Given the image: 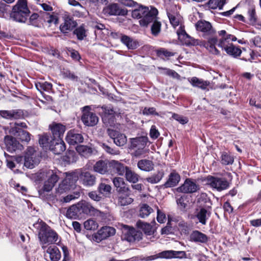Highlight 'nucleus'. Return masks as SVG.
Masks as SVG:
<instances>
[{"label":"nucleus","mask_w":261,"mask_h":261,"mask_svg":"<svg viewBox=\"0 0 261 261\" xmlns=\"http://www.w3.org/2000/svg\"><path fill=\"white\" fill-rule=\"evenodd\" d=\"M196 28L197 31L202 32L203 35H213L216 33L211 23L205 20L198 21L196 23Z\"/></svg>","instance_id":"393cba45"},{"label":"nucleus","mask_w":261,"mask_h":261,"mask_svg":"<svg viewBox=\"0 0 261 261\" xmlns=\"http://www.w3.org/2000/svg\"><path fill=\"white\" fill-rule=\"evenodd\" d=\"M167 13L171 25L175 28L179 25L182 20V17L177 10L175 6H173L167 10Z\"/></svg>","instance_id":"aec40b11"},{"label":"nucleus","mask_w":261,"mask_h":261,"mask_svg":"<svg viewBox=\"0 0 261 261\" xmlns=\"http://www.w3.org/2000/svg\"><path fill=\"white\" fill-rule=\"evenodd\" d=\"M33 226L38 231V238L43 245L56 243L58 240L57 233L42 220L38 219Z\"/></svg>","instance_id":"f257e3e1"},{"label":"nucleus","mask_w":261,"mask_h":261,"mask_svg":"<svg viewBox=\"0 0 261 261\" xmlns=\"http://www.w3.org/2000/svg\"><path fill=\"white\" fill-rule=\"evenodd\" d=\"M218 34L219 36L222 37L220 43L218 44V47L223 48V49H239L238 47H236L232 43H228V45L224 44L225 38L228 35L225 30L219 31Z\"/></svg>","instance_id":"ea45409f"},{"label":"nucleus","mask_w":261,"mask_h":261,"mask_svg":"<svg viewBox=\"0 0 261 261\" xmlns=\"http://www.w3.org/2000/svg\"><path fill=\"white\" fill-rule=\"evenodd\" d=\"M18 138L21 141H24L26 142H28L30 141V134L29 132L22 130V129L18 134Z\"/></svg>","instance_id":"4d7b16f0"},{"label":"nucleus","mask_w":261,"mask_h":261,"mask_svg":"<svg viewBox=\"0 0 261 261\" xmlns=\"http://www.w3.org/2000/svg\"><path fill=\"white\" fill-rule=\"evenodd\" d=\"M142 113L145 115H158V113L156 112L155 109L153 107L147 108L145 107L142 111Z\"/></svg>","instance_id":"0e129e2a"},{"label":"nucleus","mask_w":261,"mask_h":261,"mask_svg":"<svg viewBox=\"0 0 261 261\" xmlns=\"http://www.w3.org/2000/svg\"><path fill=\"white\" fill-rule=\"evenodd\" d=\"M136 226L147 235H151L154 233V229L149 223L139 220L136 223Z\"/></svg>","instance_id":"4c0bfd02"},{"label":"nucleus","mask_w":261,"mask_h":261,"mask_svg":"<svg viewBox=\"0 0 261 261\" xmlns=\"http://www.w3.org/2000/svg\"><path fill=\"white\" fill-rule=\"evenodd\" d=\"M199 189L198 185L191 178H187L184 183L177 189L179 192L184 193H193Z\"/></svg>","instance_id":"a211bd4d"},{"label":"nucleus","mask_w":261,"mask_h":261,"mask_svg":"<svg viewBox=\"0 0 261 261\" xmlns=\"http://www.w3.org/2000/svg\"><path fill=\"white\" fill-rule=\"evenodd\" d=\"M211 215V211L205 207H199L196 209L194 216L198 222L202 225H205Z\"/></svg>","instance_id":"b1692460"},{"label":"nucleus","mask_w":261,"mask_h":261,"mask_svg":"<svg viewBox=\"0 0 261 261\" xmlns=\"http://www.w3.org/2000/svg\"><path fill=\"white\" fill-rule=\"evenodd\" d=\"M30 13L27 0H18L13 7L10 17L16 21L24 22Z\"/></svg>","instance_id":"7ed1b4c3"},{"label":"nucleus","mask_w":261,"mask_h":261,"mask_svg":"<svg viewBox=\"0 0 261 261\" xmlns=\"http://www.w3.org/2000/svg\"><path fill=\"white\" fill-rule=\"evenodd\" d=\"M46 176L48 178L44 182L42 191H39V196L42 198L44 197V193L45 192H49L52 190L59 179V177L53 170H48L46 173Z\"/></svg>","instance_id":"1a4fd4ad"},{"label":"nucleus","mask_w":261,"mask_h":261,"mask_svg":"<svg viewBox=\"0 0 261 261\" xmlns=\"http://www.w3.org/2000/svg\"><path fill=\"white\" fill-rule=\"evenodd\" d=\"M149 135L151 138L153 139H157L160 136V133L158 130L156 129V126L155 125H152L151 127Z\"/></svg>","instance_id":"69168bd1"},{"label":"nucleus","mask_w":261,"mask_h":261,"mask_svg":"<svg viewBox=\"0 0 261 261\" xmlns=\"http://www.w3.org/2000/svg\"><path fill=\"white\" fill-rule=\"evenodd\" d=\"M133 202V199L129 197L128 195H120L118 197V204L121 206H125L132 203Z\"/></svg>","instance_id":"3c124183"},{"label":"nucleus","mask_w":261,"mask_h":261,"mask_svg":"<svg viewBox=\"0 0 261 261\" xmlns=\"http://www.w3.org/2000/svg\"><path fill=\"white\" fill-rule=\"evenodd\" d=\"M79 181L86 187H92L96 183V177L94 175L86 170H79Z\"/></svg>","instance_id":"4468645a"},{"label":"nucleus","mask_w":261,"mask_h":261,"mask_svg":"<svg viewBox=\"0 0 261 261\" xmlns=\"http://www.w3.org/2000/svg\"><path fill=\"white\" fill-rule=\"evenodd\" d=\"M121 41L128 49H135L139 46L137 41L126 35H121Z\"/></svg>","instance_id":"e433bc0d"},{"label":"nucleus","mask_w":261,"mask_h":261,"mask_svg":"<svg viewBox=\"0 0 261 261\" xmlns=\"http://www.w3.org/2000/svg\"><path fill=\"white\" fill-rule=\"evenodd\" d=\"M186 257V253L184 251H174L172 250H165L158 254L147 256L145 261H151L158 258H183Z\"/></svg>","instance_id":"39448f33"},{"label":"nucleus","mask_w":261,"mask_h":261,"mask_svg":"<svg viewBox=\"0 0 261 261\" xmlns=\"http://www.w3.org/2000/svg\"><path fill=\"white\" fill-rule=\"evenodd\" d=\"M40 162V156L38 152L32 147H29L24 155V166L28 168L33 169Z\"/></svg>","instance_id":"423d86ee"},{"label":"nucleus","mask_w":261,"mask_h":261,"mask_svg":"<svg viewBox=\"0 0 261 261\" xmlns=\"http://www.w3.org/2000/svg\"><path fill=\"white\" fill-rule=\"evenodd\" d=\"M209 4L213 5L214 8L218 7L219 9H222L225 4V0H210Z\"/></svg>","instance_id":"e2e57ef3"},{"label":"nucleus","mask_w":261,"mask_h":261,"mask_svg":"<svg viewBox=\"0 0 261 261\" xmlns=\"http://www.w3.org/2000/svg\"><path fill=\"white\" fill-rule=\"evenodd\" d=\"M110 172H114L119 175L123 176L128 167L125 166L122 163L115 160H111L109 162Z\"/></svg>","instance_id":"a878e982"},{"label":"nucleus","mask_w":261,"mask_h":261,"mask_svg":"<svg viewBox=\"0 0 261 261\" xmlns=\"http://www.w3.org/2000/svg\"><path fill=\"white\" fill-rule=\"evenodd\" d=\"M81 193L79 191H75L72 194H69L63 198V201L66 203L69 202L71 200L77 199L80 197Z\"/></svg>","instance_id":"6e6d98bb"},{"label":"nucleus","mask_w":261,"mask_h":261,"mask_svg":"<svg viewBox=\"0 0 261 261\" xmlns=\"http://www.w3.org/2000/svg\"><path fill=\"white\" fill-rule=\"evenodd\" d=\"M49 128L51 132L53 139H62L66 127L65 125L61 123L53 122L49 124Z\"/></svg>","instance_id":"6ab92c4d"},{"label":"nucleus","mask_w":261,"mask_h":261,"mask_svg":"<svg viewBox=\"0 0 261 261\" xmlns=\"http://www.w3.org/2000/svg\"><path fill=\"white\" fill-rule=\"evenodd\" d=\"M76 22L69 17L64 19V21L60 27V30L63 33H67L72 31L76 25Z\"/></svg>","instance_id":"7c9ffc66"},{"label":"nucleus","mask_w":261,"mask_h":261,"mask_svg":"<svg viewBox=\"0 0 261 261\" xmlns=\"http://www.w3.org/2000/svg\"><path fill=\"white\" fill-rule=\"evenodd\" d=\"M99 114L102 121L107 126H112L116 121L115 112L110 106H103L100 108Z\"/></svg>","instance_id":"0eeeda50"},{"label":"nucleus","mask_w":261,"mask_h":261,"mask_svg":"<svg viewBox=\"0 0 261 261\" xmlns=\"http://www.w3.org/2000/svg\"><path fill=\"white\" fill-rule=\"evenodd\" d=\"M63 75L64 77L69 79L72 81H77L78 77L76 76L74 73L68 70H65L63 71Z\"/></svg>","instance_id":"680f3d73"},{"label":"nucleus","mask_w":261,"mask_h":261,"mask_svg":"<svg viewBox=\"0 0 261 261\" xmlns=\"http://www.w3.org/2000/svg\"><path fill=\"white\" fill-rule=\"evenodd\" d=\"M89 197L92 200L96 201H99L101 200V196L97 194L96 191H92L88 193Z\"/></svg>","instance_id":"774afa93"},{"label":"nucleus","mask_w":261,"mask_h":261,"mask_svg":"<svg viewBox=\"0 0 261 261\" xmlns=\"http://www.w3.org/2000/svg\"><path fill=\"white\" fill-rule=\"evenodd\" d=\"M107 133L108 135L113 139L114 142L117 146H122L126 143V137L124 134L110 128H108Z\"/></svg>","instance_id":"5701e85b"},{"label":"nucleus","mask_w":261,"mask_h":261,"mask_svg":"<svg viewBox=\"0 0 261 261\" xmlns=\"http://www.w3.org/2000/svg\"><path fill=\"white\" fill-rule=\"evenodd\" d=\"M188 41L186 43L188 45H191L193 46L199 45L200 47L208 48L210 47L211 49H216V45L218 42V39L216 37H210L208 38L207 42H202L198 39H195L192 37L188 38Z\"/></svg>","instance_id":"ddd939ff"},{"label":"nucleus","mask_w":261,"mask_h":261,"mask_svg":"<svg viewBox=\"0 0 261 261\" xmlns=\"http://www.w3.org/2000/svg\"><path fill=\"white\" fill-rule=\"evenodd\" d=\"M37 89L40 92L43 91L50 92L53 87L51 83L47 82H37L35 83Z\"/></svg>","instance_id":"49530a36"},{"label":"nucleus","mask_w":261,"mask_h":261,"mask_svg":"<svg viewBox=\"0 0 261 261\" xmlns=\"http://www.w3.org/2000/svg\"><path fill=\"white\" fill-rule=\"evenodd\" d=\"M64 174L66 175V176L63 181L70 185V186L72 188L76 181L79 180V171L76 170L71 172H65Z\"/></svg>","instance_id":"f704fd0d"},{"label":"nucleus","mask_w":261,"mask_h":261,"mask_svg":"<svg viewBox=\"0 0 261 261\" xmlns=\"http://www.w3.org/2000/svg\"><path fill=\"white\" fill-rule=\"evenodd\" d=\"M71 188L72 187L70 186V185L67 184L64 181H62L56 189V193L59 194H62L69 191Z\"/></svg>","instance_id":"864d4df0"},{"label":"nucleus","mask_w":261,"mask_h":261,"mask_svg":"<svg viewBox=\"0 0 261 261\" xmlns=\"http://www.w3.org/2000/svg\"><path fill=\"white\" fill-rule=\"evenodd\" d=\"M137 166L141 170L149 172L153 169L154 164L150 160L142 159L138 161Z\"/></svg>","instance_id":"c9c22d12"},{"label":"nucleus","mask_w":261,"mask_h":261,"mask_svg":"<svg viewBox=\"0 0 261 261\" xmlns=\"http://www.w3.org/2000/svg\"><path fill=\"white\" fill-rule=\"evenodd\" d=\"M153 212V209L148 204H142L140 207L139 216L144 218L148 217Z\"/></svg>","instance_id":"de8ad7c7"},{"label":"nucleus","mask_w":261,"mask_h":261,"mask_svg":"<svg viewBox=\"0 0 261 261\" xmlns=\"http://www.w3.org/2000/svg\"><path fill=\"white\" fill-rule=\"evenodd\" d=\"M121 228L125 239L127 241L132 242L141 239L142 233L137 231L134 227L123 224Z\"/></svg>","instance_id":"f8f14e48"},{"label":"nucleus","mask_w":261,"mask_h":261,"mask_svg":"<svg viewBox=\"0 0 261 261\" xmlns=\"http://www.w3.org/2000/svg\"><path fill=\"white\" fill-rule=\"evenodd\" d=\"M76 151L83 156L88 158L92 153V149L86 145H79L76 147Z\"/></svg>","instance_id":"a18cd8bd"},{"label":"nucleus","mask_w":261,"mask_h":261,"mask_svg":"<svg viewBox=\"0 0 261 261\" xmlns=\"http://www.w3.org/2000/svg\"><path fill=\"white\" fill-rule=\"evenodd\" d=\"M98 190L100 193L107 195L110 193L111 187L109 185L101 183L99 185Z\"/></svg>","instance_id":"13d9d810"},{"label":"nucleus","mask_w":261,"mask_h":261,"mask_svg":"<svg viewBox=\"0 0 261 261\" xmlns=\"http://www.w3.org/2000/svg\"><path fill=\"white\" fill-rule=\"evenodd\" d=\"M65 140L70 145H74L82 143L84 141L83 135L74 129L69 130L66 136Z\"/></svg>","instance_id":"412c9836"},{"label":"nucleus","mask_w":261,"mask_h":261,"mask_svg":"<svg viewBox=\"0 0 261 261\" xmlns=\"http://www.w3.org/2000/svg\"><path fill=\"white\" fill-rule=\"evenodd\" d=\"M4 142L6 150L11 153L18 149H21L22 147L15 138L11 136H6L4 138Z\"/></svg>","instance_id":"4be33fe9"},{"label":"nucleus","mask_w":261,"mask_h":261,"mask_svg":"<svg viewBox=\"0 0 261 261\" xmlns=\"http://www.w3.org/2000/svg\"><path fill=\"white\" fill-rule=\"evenodd\" d=\"M39 143L42 147H48L49 148V145L50 144L49 136L46 134L40 136Z\"/></svg>","instance_id":"603ef678"},{"label":"nucleus","mask_w":261,"mask_h":261,"mask_svg":"<svg viewBox=\"0 0 261 261\" xmlns=\"http://www.w3.org/2000/svg\"><path fill=\"white\" fill-rule=\"evenodd\" d=\"M26 126V125L24 123H14L12 125H11L10 127H7V128L5 129L6 131L8 133L16 135L17 134H19L20 131L21 130V127H24Z\"/></svg>","instance_id":"79ce46f5"},{"label":"nucleus","mask_w":261,"mask_h":261,"mask_svg":"<svg viewBox=\"0 0 261 261\" xmlns=\"http://www.w3.org/2000/svg\"><path fill=\"white\" fill-rule=\"evenodd\" d=\"M115 233L116 229L110 226H104L92 235V240L99 243L110 236H114Z\"/></svg>","instance_id":"9b49d317"},{"label":"nucleus","mask_w":261,"mask_h":261,"mask_svg":"<svg viewBox=\"0 0 261 261\" xmlns=\"http://www.w3.org/2000/svg\"><path fill=\"white\" fill-rule=\"evenodd\" d=\"M102 147L107 152L111 154L117 155L119 153V151L118 150L112 148L111 147H109L108 145L105 143L102 144Z\"/></svg>","instance_id":"338daca9"},{"label":"nucleus","mask_w":261,"mask_h":261,"mask_svg":"<svg viewBox=\"0 0 261 261\" xmlns=\"http://www.w3.org/2000/svg\"><path fill=\"white\" fill-rule=\"evenodd\" d=\"M233 157L226 152H223L221 155V162L223 165H229L233 164Z\"/></svg>","instance_id":"8fccbe9b"},{"label":"nucleus","mask_w":261,"mask_h":261,"mask_svg":"<svg viewBox=\"0 0 261 261\" xmlns=\"http://www.w3.org/2000/svg\"><path fill=\"white\" fill-rule=\"evenodd\" d=\"M164 172L163 170L159 171L157 173L146 178L147 182L154 184L159 182L164 177Z\"/></svg>","instance_id":"09e8293b"},{"label":"nucleus","mask_w":261,"mask_h":261,"mask_svg":"<svg viewBox=\"0 0 261 261\" xmlns=\"http://www.w3.org/2000/svg\"><path fill=\"white\" fill-rule=\"evenodd\" d=\"M158 13V11L155 8L150 7L149 9L141 6L132 11V16L133 18L140 19L139 23L141 26L147 27L150 21L154 20Z\"/></svg>","instance_id":"f03ea898"},{"label":"nucleus","mask_w":261,"mask_h":261,"mask_svg":"<svg viewBox=\"0 0 261 261\" xmlns=\"http://www.w3.org/2000/svg\"><path fill=\"white\" fill-rule=\"evenodd\" d=\"M49 149L54 154H60L66 150V145L62 139H52Z\"/></svg>","instance_id":"bb28decb"},{"label":"nucleus","mask_w":261,"mask_h":261,"mask_svg":"<svg viewBox=\"0 0 261 261\" xmlns=\"http://www.w3.org/2000/svg\"><path fill=\"white\" fill-rule=\"evenodd\" d=\"M66 216L67 218L71 219H76L82 217L77 203L73 204L68 208Z\"/></svg>","instance_id":"72a5a7b5"},{"label":"nucleus","mask_w":261,"mask_h":261,"mask_svg":"<svg viewBox=\"0 0 261 261\" xmlns=\"http://www.w3.org/2000/svg\"><path fill=\"white\" fill-rule=\"evenodd\" d=\"M77 204L82 216L83 214H86L95 216L101 214V212L94 208L90 202L82 201L79 202Z\"/></svg>","instance_id":"2eb2a0df"},{"label":"nucleus","mask_w":261,"mask_h":261,"mask_svg":"<svg viewBox=\"0 0 261 261\" xmlns=\"http://www.w3.org/2000/svg\"><path fill=\"white\" fill-rule=\"evenodd\" d=\"M88 106H86L84 108V111L82 117V121L83 123L88 126H93L95 125L98 121V118L95 114L90 111H86V109H89Z\"/></svg>","instance_id":"f3484780"},{"label":"nucleus","mask_w":261,"mask_h":261,"mask_svg":"<svg viewBox=\"0 0 261 261\" xmlns=\"http://www.w3.org/2000/svg\"><path fill=\"white\" fill-rule=\"evenodd\" d=\"M45 258L51 261H58L61 258V253L59 249L55 246H49L47 248L44 254Z\"/></svg>","instance_id":"c85d7f7f"},{"label":"nucleus","mask_w":261,"mask_h":261,"mask_svg":"<svg viewBox=\"0 0 261 261\" xmlns=\"http://www.w3.org/2000/svg\"><path fill=\"white\" fill-rule=\"evenodd\" d=\"M23 117V112L20 109H12L9 110H0V118L8 120L19 119Z\"/></svg>","instance_id":"dca6fc26"},{"label":"nucleus","mask_w":261,"mask_h":261,"mask_svg":"<svg viewBox=\"0 0 261 261\" xmlns=\"http://www.w3.org/2000/svg\"><path fill=\"white\" fill-rule=\"evenodd\" d=\"M148 142V138L147 136H141L132 139L130 148L134 150L132 154L138 158L148 153L149 151V149L146 147Z\"/></svg>","instance_id":"20e7f679"},{"label":"nucleus","mask_w":261,"mask_h":261,"mask_svg":"<svg viewBox=\"0 0 261 261\" xmlns=\"http://www.w3.org/2000/svg\"><path fill=\"white\" fill-rule=\"evenodd\" d=\"M190 83L193 87L199 88L202 90H205L209 85L210 82L207 81H204L196 77H193L190 81Z\"/></svg>","instance_id":"58836bf2"},{"label":"nucleus","mask_w":261,"mask_h":261,"mask_svg":"<svg viewBox=\"0 0 261 261\" xmlns=\"http://www.w3.org/2000/svg\"><path fill=\"white\" fill-rule=\"evenodd\" d=\"M190 240L196 243H206L208 238L204 233L198 230H194L190 234Z\"/></svg>","instance_id":"473e14b6"},{"label":"nucleus","mask_w":261,"mask_h":261,"mask_svg":"<svg viewBox=\"0 0 261 261\" xmlns=\"http://www.w3.org/2000/svg\"><path fill=\"white\" fill-rule=\"evenodd\" d=\"M150 23H152L151 25V32L152 35L154 36H158L161 30V23L158 20L156 16H155L153 21L150 22Z\"/></svg>","instance_id":"37998d69"},{"label":"nucleus","mask_w":261,"mask_h":261,"mask_svg":"<svg viewBox=\"0 0 261 261\" xmlns=\"http://www.w3.org/2000/svg\"><path fill=\"white\" fill-rule=\"evenodd\" d=\"M113 182L114 186L119 192H125L128 190V188L125 187V183L123 178L115 177Z\"/></svg>","instance_id":"c03bdc74"},{"label":"nucleus","mask_w":261,"mask_h":261,"mask_svg":"<svg viewBox=\"0 0 261 261\" xmlns=\"http://www.w3.org/2000/svg\"><path fill=\"white\" fill-rule=\"evenodd\" d=\"M74 33L76 35L77 38L82 40L86 37V31L83 27L81 26L74 30Z\"/></svg>","instance_id":"bf43d9fd"},{"label":"nucleus","mask_w":261,"mask_h":261,"mask_svg":"<svg viewBox=\"0 0 261 261\" xmlns=\"http://www.w3.org/2000/svg\"><path fill=\"white\" fill-rule=\"evenodd\" d=\"M226 53L234 58L242 56L241 59L251 61L254 60L257 55L253 50H225Z\"/></svg>","instance_id":"9d476101"},{"label":"nucleus","mask_w":261,"mask_h":261,"mask_svg":"<svg viewBox=\"0 0 261 261\" xmlns=\"http://www.w3.org/2000/svg\"><path fill=\"white\" fill-rule=\"evenodd\" d=\"M206 180L211 187L219 192L228 189L230 186L229 182L224 177L209 175L207 177Z\"/></svg>","instance_id":"6e6552de"},{"label":"nucleus","mask_w":261,"mask_h":261,"mask_svg":"<svg viewBox=\"0 0 261 261\" xmlns=\"http://www.w3.org/2000/svg\"><path fill=\"white\" fill-rule=\"evenodd\" d=\"M180 180L179 174L175 170L172 171L169 175L167 181L164 184L165 188H170L176 186Z\"/></svg>","instance_id":"2f4dec72"},{"label":"nucleus","mask_w":261,"mask_h":261,"mask_svg":"<svg viewBox=\"0 0 261 261\" xmlns=\"http://www.w3.org/2000/svg\"><path fill=\"white\" fill-rule=\"evenodd\" d=\"M93 169L94 172L100 174L108 173L110 171L109 162L99 160L94 165Z\"/></svg>","instance_id":"c756f323"},{"label":"nucleus","mask_w":261,"mask_h":261,"mask_svg":"<svg viewBox=\"0 0 261 261\" xmlns=\"http://www.w3.org/2000/svg\"><path fill=\"white\" fill-rule=\"evenodd\" d=\"M104 13L110 15H125L127 14V10L119 8L116 4H111L103 9Z\"/></svg>","instance_id":"cd10ccee"},{"label":"nucleus","mask_w":261,"mask_h":261,"mask_svg":"<svg viewBox=\"0 0 261 261\" xmlns=\"http://www.w3.org/2000/svg\"><path fill=\"white\" fill-rule=\"evenodd\" d=\"M156 219L158 222L160 223H164L166 220V216L165 213L163 211L159 209L158 207Z\"/></svg>","instance_id":"052dcab7"},{"label":"nucleus","mask_w":261,"mask_h":261,"mask_svg":"<svg viewBox=\"0 0 261 261\" xmlns=\"http://www.w3.org/2000/svg\"><path fill=\"white\" fill-rule=\"evenodd\" d=\"M84 226L86 229L89 230H95L98 226L97 223L92 219L86 220L84 223Z\"/></svg>","instance_id":"5fc2aeb1"},{"label":"nucleus","mask_w":261,"mask_h":261,"mask_svg":"<svg viewBox=\"0 0 261 261\" xmlns=\"http://www.w3.org/2000/svg\"><path fill=\"white\" fill-rule=\"evenodd\" d=\"M126 179L129 182L136 183L138 181L139 175L128 167L125 173Z\"/></svg>","instance_id":"a19ab883"}]
</instances>
